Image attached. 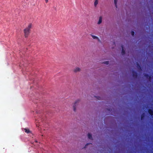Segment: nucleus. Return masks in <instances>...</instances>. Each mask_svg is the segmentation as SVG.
I'll list each match as a JSON object with an SVG mask.
<instances>
[{"label":"nucleus","mask_w":153,"mask_h":153,"mask_svg":"<svg viewBox=\"0 0 153 153\" xmlns=\"http://www.w3.org/2000/svg\"><path fill=\"white\" fill-rule=\"evenodd\" d=\"M23 32L25 37V38H27L30 33V30L25 28L23 30Z\"/></svg>","instance_id":"1"},{"label":"nucleus","mask_w":153,"mask_h":153,"mask_svg":"<svg viewBox=\"0 0 153 153\" xmlns=\"http://www.w3.org/2000/svg\"><path fill=\"white\" fill-rule=\"evenodd\" d=\"M81 68L78 67H77L74 68L73 70V71L75 73H76L77 72H79L81 71Z\"/></svg>","instance_id":"2"},{"label":"nucleus","mask_w":153,"mask_h":153,"mask_svg":"<svg viewBox=\"0 0 153 153\" xmlns=\"http://www.w3.org/2000/svg\"><path fill=\"white\" fill-rule=\"evenodd\" d=\"M102 16H100L98 18V21L97 22V24L98 25H100L102 23Z\"/></svg>","instance_id":"3"},{"label":"nucleus","mask_w":153,"mask_h":153,"mask_svg":"<svg viewBox=\"0 0 153 153\" xmlns=\"http://www.w3.org/2000/svg\"><path fill=\"white\" fill-rule=\"evenodd\" d=\"M87 137L88 139L90 140H93V138L92 137V134L90 133H88L87 135Z\"/></svg>","instance_id":"4"},{"label":"nucleus","mask_w":153,"mask_h":153,"mask_svg":"<svg viewBox=\"0 0 153 153\" xmlns=\"http://www.w3.org/2000/svg\"><path fill=\"white\" fill-rule=\"evenodd\" d=\"M91 35L93 39H97L98 42H101V41L100 39L98 37L93 35Z\"/></svg>","instance_id":"5"},{"label":"nucleus","mask_w":153,"mask_h":153,"mask_svg":"<svg viewBox=\"0 0 153 153\" xmlns=\"http://www.w3.org/2000/svg\"><path fill=\"white\" fill-rule=\"evenodd\" d=\"M121 47L122 48L121 54L122 55H123L126 54V49L123 46H122Z\"/></svg>","instance_id":"6"},{"label":"nucleus","mask_w":153,"mask_h":153,"mask_svg":"<svg viewBox=\"0 0 153 153\" xmlns=\"http://www.w3.org/2000/svg\"><path fill=\"white\" fill-rule=\"evenodd\" d=\"M80 101V100L78 99V100H76L73 103V105L77 106L78 104L79 103Z\"/></svg>","instance_id":"7"},{"label":"nucleus","mask_w":153,"mask_h":153,"mask_svg":"<svg viewBox=\"0 0 153 153\" xmlns=\"http://www.w3.org/2000/svg\"><path fill=\"white\" fill-rule=\"evenodd\" d=\"M118 0H114V6L116 8H117V3L118 2Z\"/></svg>","instance_id":"8"},{"label":"nucleus","mask_w":153,"mask_h":153,"mask_svg":"<svg viewBox=\"0 0 153 153\" xmlns=\"http://www.w3.org/2000/svg\"><path fill=\"white\" fill-rule=\"evenodd\" d=\"M77 105H73V108L74 111L76 112L77 110L76 108Z\"/></svg>","instance_id":"9"},{"label":"nucleus","mask_w":153,"mask_h":153,"mask_svg":"<svg viewBox=\"0 0 153 153\" xmlns=\"http://www.w3.org/2000/svg\"><path fill=\"white\" fill-rule=\"evenodd\" d=\"M98 3V0H95V1L94 3V5L95 7H96L97 4Z\"/></svg>","instance_id":"10"},{"label":"nucleus","mask_w":153,"mask_h":153,"mask_svg":"<svg viewBox=\"0 0 153 153\" xmlns=\"http://www.w3.org/2000/svg\"><path fill=\"white\" fill-rule=\"evenodd\" d=\"M24 130L25 132L29 133L30 132V130L28 129L25 128L24 129Z\"/></svg>","instance_id":"11"},{"label":"nucleus","mask_w":153,"mask_h":153,"mask_svg":"<svg viewBox=\"0 0 153 153\" xmlns=\"http://www.w3.org/2000/svg\"><path fill=\"white\" fill-rule=\"evenodd\" d=\"M31 24H30L28 25V27L26 28L28 29L29 30H30V29L31 27Z\"/></svg>","instance_id":"12"},{"label":"nucleus","mask_w":153,"mask_h":153,"mask_svg":"<svg viewBox=\"0 0 153 153\" xmlns=\"http://www.w3.org/2000/svg\"><path fill=\"white\" fill-rule=\"evenodd\" d=\"M96 99H97L98 100H101V97L99 96H96L95 97Z\"/></svg>","instance_id":"13"},{"label":"nucleus","mask_w":153,"mask_h":153,"mask_svg":"<svg viewBox=\"0 0 153 153\" xmlns=\"http://www.w3.org/2000/svg\"><path fill=\"white\" fill-rule=\"evenodd\" d=\"M149 112L150 114V115H152L153 114L152 111L150 109H149Z\"/></svg>","instance_id":"14"},{"label":"nucleus","mask_w":153,"mask_h":153,"mask_svg":"<svg viewBox=\"0 0 153 153\" xmlns=\"http://www.w3.org/2000/svg\"><path fill=\"white\" fill-rule=\"evenodd\" d=\"M133 75L134 77H136L137 76V74L134 72H133Z\"/></svg>","instance_id":"15"},{"label":"nucleus","mask_w":153,"mask_h":153,"mask_svg":"<svg viewBox=\"0 0 153 153\" xmlns=\"http://www.w3.org/2000/svg\"><path fill=\"white\" fill-rule=\"evenodd\" d=\"M91 144V143H88L85 144V146L84 148H86L89 145Z\"/></svg>","instance_id":"16"},{"label":"nucleus","mask_w":153,"mask_h":153,"mask_svg":"<svg viewBox=\"0 0 153 153\" xmlns=\"http://www.w3.org/2000/svg\"><path fill=\"white\" fill-rule=\"evenodd\" d=\"M103 63L105 65H107L109 64V62L108 61H105L103 62Z\"/></svg>","instance_id":"17"},{"label":"nucleus","mask_w":153,"mask_h":153,"mask_svg":"<svg viewBox=\"0 0 153 153\" xmlns=\"http://www.w3.org/2000/svg\"><path fill=\"white\" fill-rule=\"evenodd\" d=\"M134 31H131V35L132 36H134Z\"/></svg>","instance_id":"18"},{"label":"nucleus","mask_w":153,"mask_h":153,"mask_svg":"<svg viewBox=\"0 0 153 153\" xmlns=\"http://www.w3.org/2000/svg\"><path fill=\"white\" fill-rule=\"evenodd\" d=\"M45 0V2L46 3H47L48 1V0Z\"/></svg>","instance_id":"19"},{"label":"nucleus","mask_w":153,"mask_h":153,"mask_svg":"<svg viewBox=\"0 0 153 153\" xmlns=\"http://www.w3.org/2000/svg\"><path fill=\"white\" fill-rule=\"evenodd\" d=\"M143 117V115H142L141 116V119H142Z\"/></svg>","instance_id":"20"},{"label":"nucleus","mask_w":153,"mask_h":153,"mask_svg":"<svg viewBox=\"0 0 153 153\" xmlns=\"http://www.w3.org/2000/svg\"><path fill=\"white\" fill-rule=\"evenodd\" d=\"M149 79H150V76H149Z\"/></svg>","instance_id":"21"}]
</instances>
